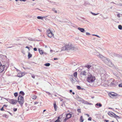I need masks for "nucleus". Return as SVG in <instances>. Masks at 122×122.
I'll list each match as a JSON object with an SVG mask.
<instances>
[{"label":"nucleus","instance_id":"79ce46f5","mask_svg":"<svg viewBox=\"0 0 122 122\" xmlns=\"http://www.w3.org/2000/svg\"><path fill=\"white\" fill-rule=\"evenodd\" d=\"M118 86L119 87H122V83L119 84Z\"/></svg>","mask_w":122,"mask_h":122},{"label":"nucleus","instance_id":"ddd939ff","mask_svg":"<svg viewBox=\"0 0 122 122\" xmlns=\"http://www.w3.org/2000/svg\"><path fill=\"white\" fill-rule=\"evenodd\" d=\"M25 74L24 72H22L18 73L17 75V76L19 77H21L24 76Z\"/></svg>","mask_w":122,"mask_h":122},{"label":"nucleus","instance_id":"423d86ee","mask_svg":"<svg viewBox=\"0 0 122 122\" xmlns=\"http://www.w3.org/2000/svg\"><path fill=\"white\" fill-rule=\"evenodd\" d=\"M104 62L109 66L112 67L113 66L112 63L107 58L105 61Z\"/></svg>","mask_w":122,"mask_h":122},{"label":"nucleus","instance_id":"2eb2a0df","mask_svg":"<svg viewBox=\"0 0 122 122\" xmlns=\"http://www.w3.org/2000/svg\"><path fill=\"white\" fill-rule=\"evenodd\" d=\"M78 29L80 30L81 32H84L85 31L84 30V29L83 28H82L80 27H78Z\"/></svg>","mask_w":122,"mask_h":122},{"label":"nucleus","instance_id":"20e7f679","mask_svg":"<svg viewBox=\"0 0 122 122\" xmlns=\"http://www.w3.org/2000/svg\"><path fill=\"white\" fill-rule=\"evenodd\" d=\"M18 101L21 106H22L24 102V98L21 95H19L18 98Z\"/></svg>","mask_w":122,"mask_h":122},{"label":"nucleus","instance_id":"e433bc0d","mask_svg":"<svg viewBox=\"0 0 122 122\" xmlns=\"http://www.w3.org/2000/svg\"><path fill=\"white\" fill-rule=\"evenodd\" d=\"M89 4L88 3V2H85V3L84 4V5H85V6H86V5H88Z\"/></svg>","mask_w":122,"mask_h":122},{"label":"nucleus","instance_id":"ea45409f","mask_svg":"<svg viewBox=\"0 0 122 122\" xmlns=\"http://www.w3.org/2000/svg\"><path fill=\"white\" fill-rule=\"evenodd\" d=\"M28 39L30 41H33V40L34 39H32L31 38H29Z\"/></svg>","mask_w":122,"mask_h":122},{"label":"nucleus","instance_id":"6e6552de","mask_svg":"<svg viewBox=\"0 0 122 122\" xmlns=\"http://www.w3.org/2000/svg\"><path fill=\"white\" fill-rule=\"evenodd\" d=\"M97 54L98 57L101 59L104 62L107 59L106 57L103 56L102 55L98 53H97Z\"/></svg>","mask_w":122,"mask_h":122},{"label":"nucleus","instance_id":"cd10ccee","mask_svg":"<svg viewBox=\"0 0 122 122\" xmlns=\"http://www.w3.org/2000/svg\"><path fill=\"white\" fill-rule=\"evenodd\" d=\"M71 80V82L72 83H73V84L75 83V79L72 78Z\"/></svg>","mask_w":122,"mask_h":122},{"label":"nucleus","instance_id":"b1692460","mask_svg":"<svg viewBox=\"0 0 122 122\" xmlns=\"http://www.w3.org/2000/svg\"><path fill=\"white\" fill-rule=\"evenodd\" d=\"M77 72H75L73 74V76L75 78L77 77Z\"/></svg>","mask_w":122,"mask_h":122},{"label":"nucleus","instance_id":"bf43d9fd","mask_svg":"<svg viewBox=\"0 0 122 122\" xmlns=\"http://www.w3.org/2000/svg\"><path fill=\"white\" fill-rule=\"evenodd\" d=\"M60 118V117H58V118H57V120H58V121H59V119Z\"/></svg>","mask_w":122,"mask_h":122},{"label":"nucleus","instance_id":"f03ea898","mask_svg":"<svg viewBox=\"0 0 122 122\" xmlns=\"http://www.w3.org/2000/svg\"><path fill=\"white\" fill-rule=\"evenodd\" d=\"M108 85L110 86L114 87L118 85V82L117 81H115L113 78L110 79L108 81Z\"/></svg>","mask_w":122,"mask_h":122},{"label":"nucleus","instance_id":"a878e982","mask_svg":"<svg viewBox=\"0 0 122 122\" xmlns=\"http://www.w3.org/2000/svg\"><path fill=\"white\" fill-rule=\"evenodd\" d=\"M81 101L82 103L85 104H87V103L88 102H87L86 101L83 100V99H82Z\"/></svg>","mask_w":122,"mask_h":122},{"label":"nucleus","instance_id":"864d4df0","mask_svg":"<svg viewBox=\"0 0 122 122\" xmlns=\"http://www.w3.org/2000/svg\"><path fill=\"white\" fill-rule=\"evenodd\" d=\"M38 103V102H34V104H37Z\"/></svg>","mask_w":122,"mask_h":122},{"label":"nucleus","instance_id":"473e14b6","mask_svg":"<svg viewBox=\"0 0 122 122\" xmlns=\"http://www.w3.org/2000/svg\"><path fill=\"white\" fill-rule=\"evenodd\" d=\"M118 29L120 30H122V26L121 25H120L118 26Z\"/></svg>","mask_w":122,"mask_h":122},{"label":"nucleus","instance_id":"69168bd1","mask_svg":"<svg viewBox=\"0 0 122 122\" xmlns=\"http://www.w3.org/2000/svg\"><path fill=\"white\" fill-rule=\"evenodd\" d=\"M70 92H72V91L71 90L70 91Z\"/></svg>","mask_w":122,"mask_h":122},{"label":"nucleus","instance_id":"f3484780","mask_svg":"<svg viewBox=\"0 0 122 122\" xmlns=\"http://www.w3.org/2000/svg\"><path fill=\"white\" fill-rule=\"evenodd\" d=\"M86 73L87 72L85 71H82L81 72V74L83 76H86Z\"/></svg>","mask_w":122,"mask_h":122},{"label":"nucleus","instance_id":"c03bdc74","mask_svg":"<svg viewBox=\"0 0 122 122\" xmlns=\"http://www.w3.org/2000/svg\"><path fill=\"white\" fill-rule=\"evenodd\" d=\"M87 104H88L90 105H92V104L91 103H89L88 102H87Z\"/></svg>","mask_w":122,"mask_h":122},{"label":"nucleus","instance_id":"4be33fe9","mask_svg":"<svg viewBox=\"0 0 122 122\" xmlns=\"http://www.w3.org/2000/svg\"><path fill=\"white\" fill-rule=\"evenodd\" d=\"M114 118H116L117 119V121H118L117 119H119L120 118V117H119V116H117L115 114V115H114Z\"/></svg>","mask_w":122,"mask_h":122},{"label":"nucleus","instance_id":"8fccbe9b","mask_svg":"<svg viewBox=\"0 0 122 122\" xmlns=\"http://www.w3.org/2000/svg\"><path fill=\"white\" fill-rule=\"evenodd\" d=\"M46 92L49 95H51V93L49 92Z\"/></svg>","mask_w":122,"mask_h":122},{"label":"nucleus","instance_id":"c756f323","mask_svg":"<svg viewBox=\"0 0 122 122\" xmlns=\"http://www.w3.org/2000/svg\"><path fill=\"white\" fill-rule=\"evenodd\" d=\"M50 65V63H47L45 64L44 65L46 66H49Z\"/></svg>","mask_w":122,"mask_h":122},{"label":"nucleus","instance_id":"e2e57ef3","mask_svg":"<svg viewBox=\"0 0 122 122\" xmlns=\"http://www.w3.org/2000/svg\"><path fill=\"white\" fill-rule=\"evenodd\" d=\"M7 107V106L6 105H3V107Z\"/></svg>","mask_w":122,"mask_h":122},{"label":"nucleus","instance_id":"9d476101","mask_svg":"<svg viewBox=\"0 0 122 122\" xmlns=\"http://www.w3.org/2000/svg\"><path fill=\"white\" fill-rule=\"evenodd\" d=\"M5 67V65L2 66L0 62V73L4 71Z\"/></svg>","mask_w":122,"mask_h":122},{"label":"nucleus","instance_id":"39448f33","mask_svg":"<svg viewBox=\"0 0 122 122\" xmlns=\"http://www.w3.org/2000/svg\"><path fill=\"white\" fill-rule=\"evenodd\" d=\"M67 50H73L74 49V47L73 45L70 43L66 44Z\"/></svg>","mask_w":122,"mask_h":122},{"label":"nucleus","instance_id":"0eeeda50","mask_svg":"<svg viewBox=\"0 0 122 122\" xmlns=\"http://www.w3.org/2000/svg\"><path fill=\"white\" fill-rule=\"evenodd\" d=\"M47 33L48 36L50 38L54 36V34L50 29L47 30Z\"/></svg>","mask_w":122,"mask_h":122},{"label":"nucleus","instance_id":"de8ad7c7","mask_svg":"<svg viewBox=\"0 0 122 122\" xmlns=\"http://www.w3.org/2000/svg\"><path fill=\"white\" fill-rule=\"evenodd\" d=\"M92 119V118L91 117H90L88 119V120L89 121H91Z\"/></svg>","mask_w":122,"mask_h":122},{"label":"nucleus","instance_id":"0e129e2a","mask_svg":"<svg viewBox=\"0 0 122 122\" xmlns=\"http://www.w3.org/2000/svg\"><path fill=\"white\" fill-rule=\"evenodd\" d=\"M54 60H57L58 59L57 58H54Z\"/></svg>","mask_w":122,"mask_h":122},{"label":"nucleus","instance_id":"dca6fc26","mask_svg":"<svg viewBox=\"0 0 122 122\" xmlns=\"http://www.w3.org/2000/svg\"><path fill=\"white\" fill-rule=\"evenodd\" d=\"M54 107L55 109V110L56 111L58 108L57 106L56 102H54Z\"/></svg>","mask_w":122,"mask_h":122},{"label":"nucleus","instance_id":"a18cd8bd","mask_svg":"<svg viewBox=\"0 0 122 122\" xmlns=\"http://www.w3.org/2000/svg\"><path fill=\"white\" fill-rule=\"evenodd\" d=\"M93 35L95 36H96L97 37H98L99 38H100V37L99 36L97 35Z\"/></svg>","mask_w":122,"mask_h":122},{"label":"nucleus","instance_id":"37998d69","mask_svg":"<svg viewBox=\"0 0 122 122\" xmlns=\"http://www.w3.org/2000/svg\"><path fill=\"white\" fill-rule=\"evenodd\" d=\"M86 35H90V34L88 32H86Z\"/></svg>","mask_w":122,"mask_h":122},{"label":"nucleus","instance_id":"6ab92c4d","mask_svg":"<svg viewBox=\"0 0 122 122\" xmlns=\"http://www.w3.org/2000/svg\"><path fill=\"white\" fill-rule=\"evenodd\" d=\"M95 107L97 108H98L99 107L98 106H99V107H101L102 106V105L100 103H97L95 105Z\"/></svg>","mask_w":122,"mask_h":122},{"label":"nucleus","instance_id":"c85d7f7f","mask_svg":"<svg viewBox=\"0 0 122 122\" xmlns=\"http://www.w3.org/2000/svg\"><path fill=\"white\" fill-rule=\"evenodd\" d=\"M84 121L83 118L82 116L81 117L80 121L81 122H83Z\"/></svg>","mask_w":122,"mask_h":122},{"label":"nucleus","instance_id":"7ed1b4c3","mask_svg":"<svg viewBox=\"0 0 122 122\" xmlns=\"http://www.w3.org/2000/svg\"><path fill=\"white\" fill-rule=\"evenodd\" d=\"M100 73L102 80H105L109 76L108 73L106 72L105 71H103L102 72H100Z\"/></svg>","mask_w":122,"mask_h":122},{"label":"nucleus","instance_id":"4c0bfd02","mask_svg":"<svg viewBox=\"0 0 122 122\" xmlns=\"http://www.w3.org/2000/svg\"><path fill=\"white\" fill-rule=\"evenodd\" d=\"M77 112L79 113H81L80 109H78L77 110Z\"/></svg>","mask_w":122,"mask_h":122},{"label":"nucleus","instance_id":"393cba45","mask_svg":"<svg viewBox=\"0 0 122 122\" xmlns=\"http://www.w3.org/2000/svg\"><path fill=\"white\" fill-rule=\"evenodd\" d=\"M50 53L52 54H55V51L53 50H50Z\"/></svg>","mask_w":122,"mask_h":122},{"label":"nucleus","instance_id":"680f3d73","mask_svg":"<svg viewBox=\"0 0 122 122\" xmlns=\"http://www.w3.org/2000/svg\"><path fill=\"white\" fill-rule=\"evenodd\" d=\"M86 115H87V116L88 117H89V114H86Z\"/></svg>","mask_w":122,"mask_h":122},{"label":"nucleus","instance_id":"a19ab883","mask_svg":"<svg viewBox=\"0 0 122 122\" xmlns=\"http://www.w3.org/2000/svg\"><path fill=\"white\" fill-rule=\"evenodd\" d=\"M13 109L14 111L15 112L17 111V109L15 108H13Z\"/></svg>","mask_w":122,"mask_h":122},{"label":"nucleus","instance_id":"13d9d810","mask_svg":"<svg viewBox=\"0 0 122 122\" xmlns=\"http://www.w3.org/2000/svg\"><path fill=\"white\" fill-rule=\"evenodd\" d=\"M65 99H66V100H69V99H67V98H66L65 97H63Z\"/></svg>","mask_w":122,"mask_h":122},{"label":"nucleus","instance_id":"4468645a","mask_svg":"<svg viewBox=\"0 0 122 122\" xmlns=\"http://www.w3.org/2000/svg\"><path fill=\"white\" fill-rule=\"evenodd\" d=\"M108 114L111 117H114L115 114L112 112H109L108 113Z\"/></svg>","mask_w":122,"mask_h":122},{"label":"nucleus","instance_id":"2f4dec72","mask_svg":"<svg viewBox=\"0 0 122 122\" xmlns=\"http://www.w3.org/2000/svg\"><path fill=\"white\" fill-rule=\"evenodd\" d=\"M20 94L22 95L23 96H24L25 95L24 93L22 91H21L20 92Z\"/></svg>","mask_w":122,"mask_h":122},{"label":"nucleus","instance_id":"aec40b11","mask_svg":"<svg viewBox=\"0 0 122 122\" xmlns=\"http://www.w3.org/2000/svg\"><path fill=\"white\" fill-rule=\"evenodd\" d=\"M31 98L33 100H35L37 98V96L34 95H33L31 96Z\"/></svg>","mask_w":122,"mask_h":122},{"label":"nucleus","instance_id":"774afa93","mask_svg":"<svg viewBox=\"0 0 122 122\" xmlns=\"http://www.w3.org/2000/svg\"><path fill=\"white\" fill-rule=\"evenodd\" d=\"M9 113H10V114L11 115H12V114L11 113H10V112H9Z\"/></svg>","mask_w":122,"mask_h":122},{"label":"nucleus","instance_id":"338daca9","mask_svg":"<svg viewBox=\"0 0 122 122\" xmlns=\"http://www.w3.org/2000/svg\"><path fill=\"white\" fill-rule=\"evenodd\" d=\"M106 122H109V120H106Z\"/></svg>","mask_w":122,"mask_h":122},{"label":"nucleus","instance_id":"052dcab7","mask_svg":"<svg viewBox=\"0 0 122 122\" xmlns=\"http://www.w3.org/2000/svg\"><path fill=\"white\" fill-rule=\"evenodd\" d=\"M113 73L115 75V76H116L117 77H118L116 75V74L114 72H113Z\"/></svg>","mask_w":122,"mask_h":122},{"label":"nucleus","instance_id":"a211bd4d","mask_svg":"<svg viewBox=\"0 0 122 122\" xmlns=\"http://www.w3.org/2000/svg\"><path fill=\"white\" fill-rule=\"evenodd\" d=\"M66 50H67V49L66 48V45L65 44L64 46L62 47V48L61 51H65Z\"/></svg>","mask_w":122,"mask_h":122},{"label":"nucleus","instance_id":"72a5a7b5","mask_svg":"<svg viewBox=\"0 0 122 122\" xmlns=\"http://www.w3.org/2000/svg\"><path fill=\"white\" fill-rule=\"evenodd\" d=\"M91 14H92L93 15H98L99 14V13H98L97 14H95V13H92V12H91Z\"/></svg>","mask_w":122,"mask_h":122},{"label":"nucleus","instance_id":"f8f14e48","mask_svg":"<svg viewBox=\"0 0 122 122\" xmlns=\"http://www.w3.org/2000/svg\"><path fill=\"white\" fill-rule=\"evenodd\" d=\"M17 102L16 100L11 99L10 101V103L12 104H16Z\"/></svg>","mask_w":122,"mask_h":122},{"label":"nucleus","instance_id":"f257e3e1","mask_svg":"<svg viewBox=\"0 0 122 122\" xmlns=\"http://www.w3.org/2000/svg\"><path fill=\"white\" fill-rule=\"evenodd\" d=\"M95 79V77L90 73H88L87 77L86 80L87 82L90 83H93Z\"/></svg>","mask_w":122,"mask_h":122},{"label":"nucleus","instance_id":"603ef678","mask_svg":"<svg viewBox=\"0 0 122 122\" xmlns=\"http://www.w3.org/2000/svg\"><path fill=\"white\" fill-rule=\"evenodd\" d=\"M34 51H36L37 50V49L36 48H34Z\"/></svg>","mask_w":122,"mask_h":122},{"label":"nucleus","instance_id":"7c9ffc66","mask_svg":"<svg viewBox=\"0 0 122 122\" xmlns=\"http://www.w3.org/2000/svg\"><path fill=\"white\" fill-rule=\"evenodd\" d=\"M43 18V17L41 16H38L37 17V18L39 19L42 20Z\"/></svg>","mask_w":122,"mask_h":122},{"label":"nucleus","instance_id":"58836bf2","mask_svg":"<svg viewBox=\"0 0 122 122\" xmlns=\"http://www.w3.org/2000/svg\"><path fill=\"white\" fill-rule=\"evenodd\" d=\"M77 89H78L80 90L81 89V87L79 86H77Z\"/></svg>","mask_w":122,"mask_h":122},{"label":"nucleus","instance_id":"5fc2aeb1","mask_svg":"<svg viewBox=\"0 0 122 122\" xmlns=\"http://www.w3.org/2000/svg\"><path fill=\"white\" fill-rule=\"evenodd\" d=\"M25 48L28 49L29 50H29H30L28 46H26L25 47Z\"/></svg>","mask_w":122,"mask_h":122},{"label":"nucleus","instance_id":"3c124183","mask_svg":"<svg viewBox=\"0 0 122 122\" xmlns=\"http://www.w3.org/2000/svg\"><path fill=\"white\" fill-rule=\"evenodd\" d=\"M117 16L118 17H121L120 15L119 14H118L117 15Z\"/></svg>","mask_w":122,"mask_h":122},{"label":"nucleus","instance_id":"c9c22d12","mask_svg":"<svg viewBox=\"0 0 122 122\" xmlns=\"http://www.w3.org/2000/svg\"><path fill=\"white\" fill-rule=\"evenodd\" d=\"M18 95V93L17 92L15 93H14V95L15 97H17Z\"/></svg>","mask_w":122,"mask_h":122},{"label":"nucleus","instance_id":"f704fd0d","mask_svg":"<svg viewBox=\"0 0 122 122\" xmlns=\"http://www.w3.org/2000/svg\"><path fill=\"white\" fill-rule=\"evenodd\" d=\"M52 10L54 11L55 13H56L57 12V11L56 10H55V9L54 8H53L52 9Z\"/></svg>","mask_w":122,"mask_h":122},{"label":"nucleus","instance_id":"09e8293b","mask_svg":"<svg viewBox=\"0 0 122 122\" xmlns=\"http://www.w3.org/2000/svg\"><path fill=\"white\" fill-rule=\"evenodd\" d=\"M0 110L1 111H4V110L3 109V107L0 109Z\"/></svg>","mask_w":122,"mask_h":122},{"label":"nucleus","instance_id":"4d7b16f0","mask_svg":"<svg viewBox=\"0 0 122 122\" xmlns=\"http://www.w3.org/2000/svg\"><path fill=\"white\" fill-rule=\"evenodd\" d=\"M54 122H61L60 121H58V120H56Z\"/></svg>","mask_w":122,"mask_h":122},{"label":"nucleus","instance_id":"5701e85b","mask_svg":"<svg viewBox=\"0 0 122 122\" xmlns=\"http://www.w3.org/2000/svg\"><path fill=\"white\" fill-rule=\"evenodd\" d=\"M92 66V65H86L85 66V67L88 69L91 68Z\"/></svg>","mask_w":122,"mask_h":122},{"label":"nucleus","instance_id":"412c9836","mask_svg":"<svg viewBox=\"0 0 122 122\" xmlns=\"http://www.w3.org/2000/svg\"><path fill=\"white\" fill-rule=\"evenodd\" d=\"M38 50L40 54L41 55H42L44 54V52H43V51L42 50H41V49H39Z\"/></svg>","mask_w":122,"mask_h":122},{"label":"nucleus","instance_id":"9b49d317","mask_svg":"<svg viewBox=\"0 0 122 122\" xmlns=\"http://www.w3.org/2000/svg\"><path fill=\"white\" fill-rule=\"evenodd\" d=\"M71 117V114L68 113L66 115V118H65L64 119V121H66L68 119L70 118Z\"/></svg>","mask_w":122,"mask_h":122},{"label":"nucleus","instance_id":"bb28decb","mask_svg":"<svg viewBox=\"0 0 122 122\" xmlns=\"http://www.w3.org/2000/svg\"><path fill=\"white\" fill-rule=\"evenodd\" d=\"M32 55L31 54L30 52L28 53V57L29 58H30L31 57Z\"/></svg>","mask_w":122,"mask_h":122},{"label":"nucleus","instance_id":"1a4fd4ad","mask_svg":"<svg viewBox=\"0 0 122 122\" xmlns=\"http://www.w3.org/2000/svg\"><path fill=\"white\" fill-rule=\"evenodd\" d=\"M109 95L111 98H116L117 97L116 94L112 92L109 93Z\"/></svg>","mask_w":122,"mask_h":122},{"label":"nucleus","instance_id":"6e6d98bb","mask_svg":"<svg viewBox=\"0 0 122 122\" xmlns=\"http://www.w3.org/2000/svg\"><path fill=\"white\" fill-rule=\"evenodd\" d=\"M21 1H23L24 2H25L26 1V0H20Z\"/></svg>","mask_w":122,"mask_h":122},{"label":"nucleus","instance_id":"49530a36","mask_svg":"<svg viewBox=\"0 0 122 122\" xmlns=\"http://www.w3.org/2000/svg\"><path fill=\"white\" fill-rule=\"evenodd\" d=\"M32 77L34 79L35 78V76L33 75H31Z\"/></svg>","mask_w":122,"mask_h":122}]
</instances>
